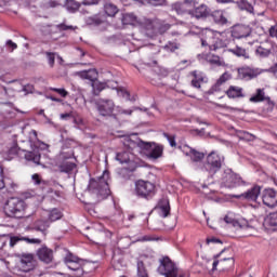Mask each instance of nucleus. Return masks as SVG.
I'll return each mask as SVG.
<instances>
[{"label": "nucleus", "mask_w": 277, "mask_h": 277, "mask_svg": "<svg viewBox=\"0 0 277 277\" xmlns=\"http://www.w3.org/2000/svg\"><path fill=\"white\" fill-rule=\"evenodd\" d=\"M210 16L216 25H228V18H226L222 10L210 11Z\"/></svg>", "instance_id": "obj_23"}, {"label": "nucleus", "mask_w": 277, "mask_h": 277, "mask_svg": "<svg viewBox=\"0 0 277 277\" xmlns=\"http://www.w3.org/2000/svg\"><path fill=\"white\" fill-rule=\"evenodd\" d=\"M58 31H68V29H70L71 31H75V29H77V27L72 26V25H66V24H58L56 26Z\"/></svg>", "instance_id": "obj_48"}, {"label": "nucleus", "mask_w": 277, "mask_h": 277, "mask_svg": "<svg viewBox=\"0 0 277 277\" xmlns=\"http://www.w3.org/2000/svg\"><path fill=\"white\" fill-rule=\"evenodd\" d=\"M117 161L119 163H129L131 161V153L130 151H119L116 155Z\"/></svg>", "instance_id": "obj_35"}, {"label": "nucleus", "mask_w": 277, "mask_h": 277, "mask_svg": "<svg viewBox=\"0 0 277 277\" xmlns=\"http://www.w3.org/2000/svg\"><path fill=\"white\" fill-rule=\"evenodd\" d=\"M224 222L226 224H232V226H234V228H242L241 223H239V221H237V220H235V219H233V217H230L228 215H226L224 217Z\"/></svg>", "instance_id": "obj_45"}, {"label": "nucleus", "mask_w": 277, "mask_h": 277, "mask_svg": "<svg viewBox=\"0 0 277 277\" xmlns=\"http://www.w3.org/2000/svg\"><path fill=\"white\" fill-rule=\"evenodd\" d=\"M277 52V45L274 43H266V44H262L260 47L256 48L255 50V55H258V57H269V55H272V53H276Z\"/></svg>", "instance_id": "obj_16"}, {"label": "nucleus", "mask_w": 277, "mask_h": 277, "mask_svg": "<svg viewBox=\"0 0 277 277\" xmlns=\"http://www.w3.org/2000/svg\"><path fill=\"white\" fill-rule=\"evenodd\" d=\"M18 241H23V238L16 237V236L11 237V239H10V246H11V248H14V246H15L16 243H18Z\"/></svg>", "instance_id": "obj_60"}, {"label": "nucleus", "mask_w": 277, "mask_h": 277, "mask_svg": "<svg viewBox=\"0 0 277 277\" xmlns=\"http://www.w3.org/2000/svg\"><path fill=\"white\" fill-rule=\"evenodd\" d=\"M78 77L80 79H87L89 81H92V83H94V81H96V79H98V71H96V69H89V70L80 71V72H78Z\"/></svg>", "instance_id": "obj_25"}, {"label": "nucleus", "mask_w": 277, "mask_h": 277, "mask_svg": "<svg viewBox=\"0 0 277 277\" xmlns=\"http://www.w3.org/2000/svg\"><path fill=\"white\" fill-rule=\"evenodd\" d=\"M37 256L39 261L49 265V263H53V249L43 246L37 250Z\"/></svg>", "instance_id": "obj_17"}, {"label": "nucleus", "mask_w": 277, "mask_h": 277, "mask_svg": "<svg viewBox=\"0 0 277 277\" xmlns=\"http://www.w3.org/2000/svg\"><path fill=\"white\" fill-rule=\"evenodd\" d=\"M45 55L48 57V64L53 68L55 66V53L53 52H45Z\"/></svg>", "instance_id": "obj_50"}, {"label": "nucleus", "mask_w": 277, "mask_h": 277, "mask_svg": "<svg viewBox=\"0 0 277 277\" xmlns=\"http://www.w3.org/2000/svg\"><path fill=\"white\" fill-rule=\"evenodd\" d=\"M230 53L237 57H243L245 60H250V54L243 48L236 47L229 50Z\"/></svg>", "instance_id": "obj_34"}, {"label": "nucleus", "mask_w": 277, "mask_h": 277, "mask_svg": "<svg viewBox=\"0 0 277 277\" xmlns=\"http://www.w3.org/2000/svg\"><path fill=\"white\" fill-rule=\"evenodd\" d=\"M90 263L83 264V260H78L76 262H70L69 264H66L68 269H71V272H79V269L85 272L90 267Z\"/></svg>", "instance_id": "obj_27"}, {"label": "nucleus", "mask_w": 277, "mask_h": 277, "mask_svg": "<svg viewBox=\"0 0 277 277\" xmlns=\"http://www.w3.org/2000/svg\"><path fill=\"white\" fill-rule=\"evenodd\" d=\"M51 226V222L49 220H38L34 224L35 230H38L39 233H47V229Z\"/></svg>", "instance_id": "obj_30"}, {"label": "nucleus", "mask_w": 277, "mask_h": 277, "mask_svg": "<svg viewBox=\"0 0 277 277\" xmlns=\"http://www.w3.org/2000/svg\"><path fill=\"white\" fill-rule=\"evenodd\" d=\"M159 263L158 274L164 277H179V268L170 258L164 256L159 260Z\"/></svg>", "instance_id": "obj_7"}, {"label": "nucleus", "mask_w": 277, "mask_h": 277, "mask_svg": "<svg viewBox=\"0 0 277 277\" xmlns=\"http://www.w3.org/2000/svg\"><path fill=\"white\" fill-rule=\"evenodd\" d=\"M262 202L268 209L277 207V190L274 188H264L261 193Z\"/></svg>", "instance_id": "obj_9"}, {"label": "nucleus", "mask_w": 277, "mask_h": 277, "mask_svg": "<svg viewBox=\"0 0 277 277\" xmlns=\"http://www.w3.org/2000/svg\"><path fill=\"white\" fill-rule=\"evenodd\" d=\"M137 276L138 277H148V271H146V266L144 265L143 261H137Z\"/></svg>", "instance_id": "obj_40"}, {"label": "nucleus", "mask_w": 277, "mask_h": 277, "mask_svg": "<svg viewBox=\"0 0 277 277\" xmlns=\"http://www.w3.org/2000/svg\"><path fill=\"white\" fill-rule=\"evenodd\" d=\"M121 23L122 25H133L134 27H138L140 17L133 13H126L122 15Z\"/></svg>", "instance_id": "obj_24"}, {"label": "nucleus", "mask_w": 277, "mask_h": 277, "mask_svg": "<svg viewBox=\"0 0 277 277\" xmlns=\"http://www.w3.org/2000/svg\"><path fill=\"white\" fill-rule=\"evenodd\" d=\"M188 157H190L192 161L198 163V161H202L205 159V153H200L194 148H189V151L186 153Z\"/></svg>", "instance_id": "obj_32"}, {"label": "nucleus", "mask_w": 277, "mask_h": 277, "mask_svg": "<svg viewBox=\"0 0 277 277\" xmlns=\"http://www.w3.org/2000/svg\"><path fill=\"white\" fill-rule=\"evenodd\" d=\"M159 25V21L150 19L146 17H140L138 19V27L149 31V34L157 35V26Z\"/></svg>", "instance_id": "obj_15"}, {"label": "nucleus", "mask_w": 277, "mask_h": 277, "mask_svg": "<svg viewBox=\"0 0 277 277\" xmlns=\"http://www.w3.org/2000/svg\"><path fill=\"white\" fill-rule=\"evenodd\" d=\"M265 98V89H256L255 93L249 98V101L250 103H263Z\"/></svg>", "instance_id": "obj_31"}, {"label": "nucleus", "mask_w": 277, "mask_h": 277, "mask_svg": "<svg viewBox=\"0 0 277 277\" xmlns=\"http://www.w3.org/2000/svg\"><path fill=\"white\" fill-rule=\"evenodd\" d=\"M65 8L68 12L75 13L77 10H79V8H81V4L75 0H67Z\"/></svg>", "instance_id": "obj_38"}, {"label": "nucleus", "mask_w": 277, "mask_h": 277, "mask_svg": "<svg viewBox=\"0 0 277 277\" xmlns=\"http://www.w3.org/2000/svg\"><path fill=\"white\" fill-rule=\"evenodd\" d=\"M222 252H224V250H222L220 253L214 255V262L212 264V271L213 272H215V269H217V265H220V261L217 259H220V256L222 255Z\"/></svg>", "instance_id": "obj_55"}, {"label": "nucleus", "mask_w": 277, "mask_h": 277, "mask_svg": "<svg viewBox=\"0 0 277 277\" xmlns=\"http://www.w3.org/2000/svg\"><path fill=\"white\" fill-rule=\"evenodd\" d=\"M50 90L52 92H56L57 94L63 96V98H66L68 96V91H66V89L50 88Z\"/></svg>", "instance_id": "obj_52"}, {"label": "nucleus", "mask_w": 277, "mask_h": 277, "mask_svg": "<svg viewBox=\"0 0 277 277\" xmlns=\"http://www.w3.org/2000/svg\"><path fill=\"white\" fill-rule=\"evenodd\" d=\"M135 194L138 198L149 200L155 196V184L149 181L138 180L135 182Z\"/></svg>", "instance_id": "obj_6"}, {"label": "nucleus", "mask_w": 277, "mask_h": 277, "mask_svg": "<svg viewBox=\"0 0 277 277\" xmlns=\"http://www.w3.org/2000/svg\"><path fill=\"white\" fill-rule=\"evenodd\" d=\"M164 137H167L170 146H172L173 148H174V146H176V138L174 136L164 134Z\"/></svg>", "instance_id": "obj_58"}, {"label": "nucleus", "mask_w": 277, "mask_h": 277, "mask_svg": "<svg viewBox=\"0 0 277 277\" xmlns=\"http://www.w3.org/2000/svg\"><path fill=\"white\" fill-rule=\"evenodd\" d=\"M148 5H153L154 8H163V5H168V0H145Z\"/></svg>", "instance_id": "obj_44"}, {"label": "nucleus", "mask_w": 277, "mask_h": 277, "mask_svg": "<svg viewBox=\"0 0 277 277\" xmlns=\"http://www.w3.org/2000/svg\"><path fill=\"white\" fill-rule=\"evenodd\" d=\"M18 256H19V269H22V272L27 273L36 268V265L38 263L36 262L34 254L22 253Z\"/></svg>", "instance_id": "obj_11"}, {"label": "nucleus", "mask_w": 277, "mask_h": 277, "mask_svg": "<svg viewBox=\"0 0 277 277\" xmlns=\"http://www.w3.org/2000/svg\"><path fill=\"white\" fill-rule=\"evenodd\" d=\"M228 98H243V89L241 87L230 85L226 91Z\"/></svg>", "instance_id": "obj_26"}, {"label": "nucleus", "mask_w": 277, "mask_h": 277, "mask_svg": "<svg viewBox=\"0 0 277 277\" xmlns=\"http://www.w3.org/2000/svg\"><path fill=\"white\" fill-rule=\"evenodd\" d=\"M104 11L107 16H115L118 14V6L111 2H108L104 5Z\"/></svg>", "instance_id": "obj_36"}, {"label": "nucleus", "mask_w": 277, "mask_h": 277, "mask_svg": "<svg viewBox=\"0 0 277 277\" xmlns=\"http://www.w3.org/2000/svg\"><path fill=\"white\" fill-rule=\"evenodd\" d=\"M221 90L222 84L219 81H216V83L209 89L208 94H215V92H220Z\"/></svg>", "instance_id": "obj_51"}, {"label": "nucleus", "mask_w": 277, "mask_h": 277, "mask_svg": "<svg viewBox=\"0 0 277 277\" xmlns=\"http://www.w3.org/2000/svg\"><path fill=\"white\" fill-rule=\"evenodd\" d=\"M250 34V27L246 25H236L232 28V37L236 38V40H241V38H248Z\"/></svg>", "instance_id": "obj_19"}, {"label": "nucleus", "mask_w": 277, "mask_h": 277, "mask_svg": "<svg viewBox=\"0 0 277 277\" xmlns=\"http://www.w3.org/2000/svg\"><path fill=\"white\" fill-rule=\"evenodd\" d=\"M22 241H26V243H42V240L29 237H22Z\"/></svg>", "instance_id": "obj_54"}, {"label": "nucleus", "mask_w": 277, "mask_h": 277, "mask_svg": "<svg viewBox=\"0 0 277 277\" xmlns=\"http://www.w3.org/2000/svg\"><path fill=\"white\" fill-rule=\"evenodd\" d=\"M170 29V24H159L157 25L156 34H166Z\"/></svg>", "instance_id": "obj_49"}, {"label": "nucleus", "mask_w": 277, "mask_h": 277, "mask_svg": "<svg viewBox=\"0 0 277 277\" xmlns=\"http://www.w3.org/2000/svg\"><path fill=\"white\" fill-rule=\"evenodd\" d=\"M101 0H83L82 5H97Z\"/></svg>", "instance_id": "obj_64"}, {"label": "nucleus", "mask_w": 277, "mask_h": 277, "mask_svg": "<svg viewBox=\"0 0 277 277\" xmlns=\"http://www.w3.org/2000/svg\"><path fill=\"white\" fill-rule=\"evenodd\" d=\"M119 176H121V179H123V181H129L133 176V170L123 168L120 170Z\"/></svg>", "instance_id": "obj_42"}, {"label": "nucleus", "mask_w": 277, "mask_h": 277, "mask_svg": "<svg viewBox=\"0 0 277 277\" xmlns=\"http://www.w3.org/2000/svg\"><path fill=\"white\" fill-rule=\"evenodd\" d=\"M92 88H93V94H95V96H98V94H101V92L105 90V84L93 82Z\"/></svg>", "instance_id": "obj_46"}, {"label": "nucleus", "mask_w": 277, "mask_h": 277, "mask_svg": "<svg viewBox=\"0 0 277 277\" xmlns=\"http://www.w3.org/2000/svg\"><path fill=\"white\" fill-rule=\"evenodd\" d=\"M76 168L77 164L75 162H64L63 164H61L60 170L65 174H70V172H72Z\"/></svg>", "instance_id": "obj_37"}, {"label": "nucleus", "mask_w": 277, "mask_h": 277, "mask_svg": "<svg viewBox=\"0 0 277 277\" xmlns=\"http://www.w3.org/2000/svg\"><path fill=\"white\" fill-rule=\"evenodd\" d=\"M237 135L239 140H243L245 142H254L256 140V136L247 131H239Z\"/></svg>", "instance_id": "obj_39"}, {"label": "nucleus", "mask_w": 277, "mask_h": 277, "mask_svg": "<svg viewBox=\"0 0 277 277\" xmlns=\"http://www.w3.org/2000/svg\"><path fill=\"white\" fill-rule=\"evenodd\" d=\"M77 261H81V259H79V256H77V255H75V254H72L70 252H67V254L64 258L65 265H68L70 263H75Z\"/></svg>", "instance_id": "obj_43"}, {"label": "nucleus", "mask_w": 277, "mask_h": 277, "mask_svg": "<svg viewBox=\"0 0 277 277\" xmlns=\"http://www.w3.org/2000/svg\"><path fill=\"white\" fill-rule=\"evenodd\" d=\"M193 77H195V79L192 80L193 88H197L198 90H200V81H203V79L198 77V74L196 71H193Z\"/></svg>", "instance_id": "obj_47"}, {"label": "nucleus", "mask_w": 277, "mask_h": 277, "mask_svg": "<svg viewBox=\"0 0 277 277\" xmlns=\"http://www.w3.org/2000/svg\"><path fill=\"white\" fill-rule=\"evenodd\" d=\"M57 220H62V211H60V209L51 210L48 221L57 222Z\"/></svg>", "instance_id": "obj_41"}, {"label": "nucleus", "mask_w": 277, "mask_h": 277, "mask_svg": "<svg viewBox=\"0 0 277 277\" xmlns=\"http://www.w3.org/2000/svg\"><path fill=\"white\" fill-rule=\"evenodd\" d=\"M27 203L18 197L10 198L3 207V212L8 217H23L25 215Z\"/></svg>", "instance_id": "obj_3"}, {"label": "nucleus", "mask_w": 277, "mask_h": 277, "mask_svg": "<svg viewBox=\"0 0 277 277\" xmlns=\"http://www.w3.org/2000/svg\"><path fill=\"white\" fill-rule=\"evenodd\" d=\"M225 159L224 156H221L217 154V151H211L203 162L202 170L208 172L209 176H214L224 168L225 166Z\"/></svg>", "instance_id": "obj_4"}, {"label": "nucleus", "mask_w": 277, "mask_h": 277, "mask_svg": "<svg viewBox=\"0 0 277 277\" xmlns=\"http://www.w3.org/2000/svg\"><path fill=\"white\" fill-rule=\"evenodd\" d=\"M40 153L39 151H26L25 159L26 161H31L37 166H40Z\"/></svg>", "instance_id": "obj_33"}, {"label": "nucleus", "mask_w": 277, "mask_h": 277, "mask_svg": "<svg viewBox=\"0 0 277 277\" xmlns=\"http://www.w3.org/2000/svg\"><path fill=\"white\" fill-rule=\"evenodd\" d=\"M105 21H106L105 15L98 14V15H93V16L87 17L85 24L91 25L93 27H98V25H103V23H105Z\"/></svg>", "instance_id": "obj_28"}, {"label": "nucleus", "mask_w": 277, "mask_h": 277, "mask_svg": "<svg viewBox=\"0 0 277 277\" xmlns=\"http://www.w3.org/2000/svg\"><path fill=\"white\" fill-rule=\"evenodd\" d=\"M211 38L209 40H202V47H209L210 51H220V49H226L228 41L214 37L212 31H209Z\"/></svg>", "instance_id": "obj_10"}, {"label": "nucleus", "mask_w": 277, "mask_h": 277, "mask_svg": "<svg viewBox=\"0 0 277 277\" xmlns=\"http://www.w3.org/2000/svg\"><path fill=\"white\" fill-rule=\"evenodd\" d=\"M119 94H121L123 96V98H126L127 101H136V96H133L131 98V93H129V91H127V90H121L119 92Z\"/></svg>", "instance_id": "obj_53"}, {"label": "nucleus", "mask_w": 277, "mask_h": 277, "mask_svg": "<svg viewBox=\"0 0 277 277\" xmlns=\"http://www.w3.org/2000/svg\"><path fill=\"white\" fill-rule=\"evenodd\" d=\"M267 103V111H272L274 109V106L276 105V103H274V101H272V98L269 96H266L265 100Z\"/></svg>", "instance_id": "obj_57"}, {"label": "nucleus", "mask_w": 277, "mask_h": 277, "mask_svg": "<svg viewBox=\"0 0 277 277\" xmlns=\"http://www.w3.org/2000/svg\"><path fill=\"white\" fill-rule=\"evenodd\" d=\"M95 105L100 116L111 117L114 115V109L116 107L114 101L101 98L95 103Z\"/></svg>", "instance_id": "obj_8"}, {"label": "nucleus", "mask_w": 277, "mask_h": 277, "mask_svg": "<svg viewBox=\"0 0 277 277\" xmlns=\"http://www.w3.org/2000/svg\"><path fill=\"white\" fill-rule=\"evenodd\" d=\"M221 183L222 185H224V187H227L228 189L246 185V181H243V179H241L239 174L233 172V169L223 170Z\"/></svg>", "instance_id": "obj_5"}, {"label": "nucleus", "mask_w": 277, "mask_h": 277, "mask_svg": "<svg viewBox=\"0 0 277 277\" xmlns=\"http://www.w3.org/2000/svg\"><path fill=\"white\" fill-rule=\"evenodd\" d=\"M9 155H18V144L14 143V145L9 148Z\"/></svg>", "instance_id": "obj_61"}, {"label": "nucleus", "mask_w": 277, "mask_h": 277, "mask_svg": "<svg viewBox=\"0 0 277 277\" xmlns=\"http://www.w3.org/2000/svg\"><path fill=\"white\" fill-rule=\"evenodd\" d=\"M259 76V71L251 67H241L238 68V79L242 81H250Z\"/></svg>", "instance_id": "obj_18"}, {"label": "nucleus", "mask_w": 277, "mask_h": 277, "mask_svg": "<svg viewBox=\"0 0 277 277\" xmlns=\"http://www.w3.org/2000/svg\"><path fill=\"white\" fill-rule=\"evenodd\" d=\"M261 194H262L261 186L254 185L253 187L248 189L246 193H242L240 195H234V198H237L238 200H248V202H256Z\"/></svg>", "instance_id": "obj_13"}, {"label": "nucleus", "mask_w": 277, "mask_h": 277, "mask_svg": "<svg viewBox=\"0 0 277 277\" xmlns=\"http://www.w3.org/2000/svg\"><path fill=\"white\" fill-rule=\"evenodd\" d=\"M194 8H196L195 0H184L183 2L172 4V10L176 12V14H189L190 16Z\"/></svg>", "instance_id": "obj_12"}, {"label": "nucleus", "mask_w": 277, "mask_h": 277, "mask_svg": "<svg viewBox=\"0 0 277 277\" xmlns=\"http://www.w3.org/2000/svg\"><path fill=\"white\" fill-rule=\"evenodd\" d=\"M190 16L195 18H209L211 16V9L207 4H200L197 8H193Z\"/></svg>", "instance_id": "obj_20"}, {"label": "nucleus", "mask_w": 277, "mask_h": 277, "mask_svg": "<svg viewBox=\"0 0 277 277\" xmlns=\"http://www.w3.org/2000/svg\"><path fill=\"white\" fill-rule=\"evenodd\" d=\"M5 187V182L3 181V167H0V189Z\"/></svg>", "instance_id": "obj_63"}, {"label": "nucleus", "mask_w": 277, "mask_h": 277, "mask_svg": "<svg viewBox=\"0 0 277 277\" xmlns=\"http://www.w3.org/2000/svg\"><path fill=\"white\" fill-rule=\"evenodd\" d=\"M159 25V21L150 19L146 17H140L138 19V27L149 31V34L157 35V26Z\"/></svg>", "instance_id": "obj_14"}, {"label": "nucleus", "mask_w": 277, "mask_h": 277, "mask_svg": "<svg viewBox=\"0 0 277 277\" xmlns=\"http://www.w3.org/2000/svg\"><path fill=\"white\" fill-rule=\"evenodd\" d=\"M91 194H95L97 198L105 200L111 194L109 189V171H104L103 175L97 179H92L88 186Z\"/></svg>", "instance_id": "obj_1"}, {"label": "nucleus", "mask_w": 277, "mask_h": 277, "mask_svg": "<svg viewBox=\"0 0 277 277\" xmlns=\"http://www.w3.org/2000/svg\"><path fill=\"white\" fill-rule=\"evenodd\" d=\"M6 47H9V49H11L10 50L11 53H12V51H15V49H18V45L16 43H14V41H12V40L6 41Z\"/></svg>", "instance_id": "obj_62"}, {"label": "nucleus", "mask_w": 277, "mask_h": 277, "mask_svg": "<svg viewBox=\"0 0 277 277\" xmlns=\"http://www.w3.org/2000/svg\"><path fill=\"white\" fill-rule=\"evenodd\" d=\"M230 79V76L228 72H224L216 81L223 85V83H226Z\"/></svg>", "instance_id": "obj_56"}, {"label": "nucleus", "mask_w": 277, "mask_h": 277, "mask_svg": "<svg viewBox=\"0 0 277 277\" xmlns=\"http://www.w3.org/2000/svg\"><path fill=\"white\" fill-rule=\"evenodd\" d=\"M263 226L267 230H277V212L269 213L265 219Z\"/></svg>", "instance_id": "obj_22"}, {"label": "nucleus", "mask_w": 277, "mask_h": 277, "mask_svg": "<svg viewBox=\"0 0 277 277\" xmlns=\"http://www.w3.org/2000/svg\"><path fill=\"white\" fill-rule=\"evenodd\" d=\"M160 217H168L170 215V200L168 198H162L156 207Z\"/></svg>", "instance_id": "obj_21"}, {"label": "nucleus", "mask_w": 277, "mask_h": 277, "mask_svg": "<svg viewBox=\"0 0 277 277\" xmlns=\"http://www.w3.org/2000/svg\"><path fill=\"white\" fill-rule=\"evenodd\" d=\"M236 5L241 12H248L249 14H254V6L248 0H237Z\"/></svg>", "instance_id": "obj_29"}, {"label": "nucleus", "mask_w": 277, "mask_h": 277, "mask_svg": "<svg viewBox=\"0 0 277 277\" xmlns=\"http://www.w3.org/2000/svg\"><path fill=\"white\" fill-rule=\"evenodd\" d=\"M269 36H271V38L277 39V24H275L274 26H271Z\"/></svg>", "instance_id": "obj_59"}, {"label": "nucleus", "mask_w": 277, "mask_h": 277, "mask_svg": "<svg viewBox=\"0 0 277 277\" xmlns=\"http://www.w3.org/2000/svg\"><path fill=\"white\" fill-rule=\"evenodd\" d=\"M124 146H127L130 150H133L135 146H137L142 150H146L148 159H159V157L163 155V146L157 145L156 143L144 142V141L134 142L133 140L128 138L124 142Z\"/></svg>", "instance_id": "obj_2"}]
</instances>
